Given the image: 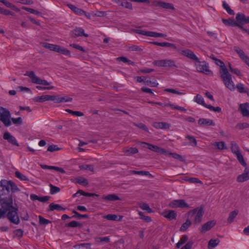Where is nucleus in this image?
<instances>
[{
    "instance_id": "nucleus-1",
    "label": "nucleus",
    "mask_w": 249,
    "mask_h": 249,
    "mask_svg": "<svg viewBox=\"0 0 249 249\" xmlns=\"http://www.w3.org/2000/svg\"><path fill=\"white\" fill-rule=\"evenodd\" d=\"M18 209L13 206V198L10 196L8 200L3 202L0 209V219L6 215L10 222L18 224L19 222L18 214Z\"/></svg>"
},
{
    "instance_id": "nucleus-2",
    "label": "nucleus",
    "mask_w": 249,
    "mask_h": 249,
    "mask_svg": "<svg viewBox=\"0 0 249 249\" xmlns=\"http://www.w3.org/2000/svg\"><path fill=\"white\" fill-rule=\"evenodd\" d=\"M210 58L214 61L216 65L220 67L219 74L224 85L231 91L234 90L235 89V86L232 80V76L229 72L224 63L215 58L213 55L210 56Z\"/></svg>"
},
{
    "instance_id": "nucleus-3",
    "label": "nucleus",
    "mask_w": 249,
    "mask_h": 249,
    "mask_svg": "<svg viewBox=\"0 0 249 249\" xmlns=\"http://www.w3.org/2000/svg\"><path fill=\"white\" fill-rule=\"evenodd\" d=\"M203 213L202 209H195L187 213L188 218L189 219L194 218V223L199 224L201 221Z\"/></svg>"
},
{
    "instance_id": "nucleus-4",
    "label": "nucleus",
    "mask_w": 249,
    "mask_h": 249,
    "mask_svg": "<svg viewBox=\"0 0 249 249\" xmlns=\"http://www.w3.org/2000/svg\"><path fill=\"white\" fill-rule=\"evenodd\" d=\"M196 62L195 66L197 71L206 75L213 74L212 71L209 69L208 65L205 62H200L199 59L198 61Z\"/></svg>"
},
{
    "instance_id": "nucleus-5",
    "label": "nucleus",
    "mask_w": 249,
    "mask_h": 249,
    "mask_svg": "<svg viewBox=\"0 0 249 249\" xmlns=\"http://www.w3.org/2000/svg\"><path fill=\"white\" fill-rule=\"evenodd\" d=\"M154 65L159 67H174L177 68L174 60L172 59H161L154 60L153 62Z\"/></svg>"
},
{
    "instance_id": "nucleus-6",
    "label": "nucleus",
    "mask_w": 249,
    "mask_h": 249,
    "mask_svg": "<svg viewBox=\"0 0 249 249\" xmlns=\"http://www.w3.org/2000/svg\"><path fill=\"white\" fill-rule=\"evenodd\" d=\"M10 117V113L9 111L4 108L0 107V120L5 126H8L11 124Z\"/></svg>"
},
{
    "instance_id": "nucleus-7",
    "label": "nucleus",
    "mask_w": 249,
    "mask_h": 249,
    "mask_svg": "<svg viewBox=\"0 0 249 249\" xmlns=\"http://www.w3.org/2000/svg\"><path fill=\"white\" fill-rule=\"evenodd\" d=\"M24 75L29 76L33 83L43 86H47V81L45 80H42L37 76L33 71H27L24 74Z\"/></svg>"
},
{
    "instance_id": "nucleus-8",
    "label": "nucleus",
    "mask_w": 249,
    "mask_h": 249,
    "mask_svg": "<svg viewBox=\"0 0 249 249\" xmlns=\"http://www.w3.org/2000/svg\"><path fill=\"white\" fill-rule=\"evenodd\" d=\"M48 49L69 56H71L70 51L59 45L48 43Z\"/></svg>"
},
{
    "instance_id": "nucleus-9",
    "label": "nucleus",
    "mask_w": 249,
    "mask_h": 249,
    "mask_svg": "<svg viewBox=\"0 0 249 249\" xmlns=\"http://www.w3.org/2000/svg\"><path fill=\"white\" fill-rule=\"evenodd\" d=\"M138 143L139 144H145L147 145V148L152 151L162 153L163 154H166L167 153V152L164 149L160 147L157 145H153L149 143H147L142 142H139Z\"/></svg>"
},
{
    "instance_id": "nucleus-10",
    "label": "nucleus",
    "mask_w": 249,
    "mask_h": 249,
    "mask_svg": "<svg viewBox=\"0 0 249 249\" xmlns=\"http://www.w3.org/2000/svg\"><path fill=\"white\" fill-rule=\"evenodd\" d=\"M169 206L172 208L189 207L188 204L183 199L174 200L170 202Z\"/></svg>"
},
{
    "instance_id": "nucleus-11",
    "label": "nucleus",
    "mask_w": 249,
    "mask_h": 249,
    "mask_svg": "<svg viewBox=\"0 0 249 249\" xmlns=\"http://www.w3.org/2000/svg\"><path fill=\"white\" fill-rule=\"evenodd\" d=\"M234 50L237 53L240 58L249 67V57L238 47H234Z\"/></svg>"
},
{
    "instance_id": "nucleus-12",
    "label": "nucleus",
    "mask_w": 249,
    "mask_h": 249,
    "mask_svg": "<svg viewBox=\"0 0 249 249\" xmlns=\"http://www.w3.org/2000/svg\"><path fill=\"white\" fill-rule=\"evenodd\" d=\"M236 22L238 25L249 23V17H246L242 13H237L236 16Z\"/></svg>"
},
{
    "instance_id": "nucleus-13",
    "label": "nucleus",
    "mask_w": 249,
    "mask_h": 249,
    "mask_svg": "<svg viewBox=\"0 0 249 249\" xmlns=\"http://www.w3.org/2000/svg\"><path fill=\"white\" fill-rule=\"evenodd\" d=\"M179 53L191 59L195 60L196 61H198V58L191 50L188 49L182 50L180 51Z\"/></svg>"
},
{
    "instance_id": "nucleus-14",
    "label": "nucleus",
    "mask_w": 249,
    "mask_h": 249,
    "mask_svg": "<svg viewBox=\"0 0 249 249\" xmlns=\"http://www.w3.org/2000/svg\"><path fill=\"white\" fill-rule=\"evenodd\" d=\"M249 179V169L246 168L244 172L239 175L237 178L238 182H243Z\"/></svg>"
},
{
    "instance_id": "nucleus-15",
    "label": "nucleus",
    "mask_w": 249,
    "mask_h": 249,
    "mask_svg": "<svg viewBox=\"0 0 249 249\" xmlns=\"http://www.w3.org/2000/svg\"><path fill=\"white\" fill-rule=\"evenodd\" d=\"M239 110L243 116L249 117V103L241 104L239 106Z\"/></svg>"
},
{
    "instance_id": "nucleus-16",
    "label": "nucleus",
    "mask_w": 249,
    "mask_h": 249,
    "mask_svg": "<svg viewBox=\"0 0 249 249\" xmlns=\"http://www.w3.org/2000/svg\"><path fill=\"white\" fill-rule=\"evenodd\" d=\"M216 224V222L214 220L209 221L205 223L202 226L200 231L202 233H205L207 231L210 230Z\"/></svg>"
},
{
    "instance_id": "nucleus-17",
    "label": "nucleus",
    "mask_w": 249,
    "mask_h": 249,
    "mask_svg": "<svg viewBox=\"0 0 249 249\" xmlns=\"http://www.w3.org/2000/svg\"><path fill=\"white\" fill-rule=\"evenodd\" d=\"M156 105H160V106H161L162 107H170L172 109H178V110H181V111H186V110L183 107H179L178 106H175V105H173V104H171L170 103L163 104V103H160V102H156Z\"/></svg>"
},
{
    "instance_id": "nucleus-18",
    "label": "nucleus",
    "mask_w": 249,
    "mask_h": 249,
    "mask_svg": "<svg viewBox=\"0 0 249 249\" xmlns=\"http://www.w3.org/2000/svg\"><path fill=\"white\" fill-rule=\"evenodd\" d=\"M153 126L157 129H168L170 127V124L166 122H155Z\"/></svg>"
},
{
    "instance_id": "nucleus-19",
    "label": "nucleus",
    "mask_w": 249,
    "mask_h": 249,
    "mask_svg": "<svg viewBox=\"0 0 249 249\" xmlns=\"http://www.w3.org/2000/svg\"><path fill=\"white\" fill-rule=\"evenodd\" d=\"M198 124L199 125L202 126L210 125L214 126L215 125V123L213 120L205 118H201L199 119L198 121Z\"/></svg>"
},
{
    "instance_id": "nucleus-20",
    "label": "nucleus",
    "mask_w": 249,
    "mask_h": 249,
    "mask_svg": "<svg viewBox=\"0 0 249 249\" xmlns=\"http://www.w3.org/2000/svg\"><path fill=\"white\" fill-rule=\"evenodd\" d=\"M222 21L227 26H238L240 29H243V27L242 25H238V23L236 22V20L235 21L233 19H222Z\"/></svg>"
},
{
    "instance_id": "nucleus-21",
    "label": "nucleus",
    "mask_w": 249,
    "mask_h": 249,
    "mask_svg": "<svg viewBox=\"0 0 249 249\" xmlns=\"http://www.w3.org/2000/svg\"><path fill=\"white\" fill-rule=\"evenodd\" d=\"M3 139L7 140L8 142L11 143L13 144L18 145V143L15 138L11 134L8 132L4 133L3 135Z\"/></svg>"
},
{
    "instance_id": "nucleus-22",
    "label": "nucleus",
    "mask_w": 249,
    "mask_h": 249,
    "mask_svg": "<svg viewBox=\"0 0 249 249\" xmlns=\"http://www.w3.org/2000/svg\"><path fill=\"white\" fill-rule=\"evenodd\" d=\"M101 199L104 200L116 201L121 200L120 198L116 194H112L107 195H103Z\"/></svg>"
},
{
    "instance_id": "nucleus-23",
    "label": "nucleus",
    "mask_w": 249,
    "mask_h": 249,
    "mask_svg": "<svg viewBox=\"0 0 249 249\" xmlns=\"http://www.w3.org/2000/svg\"><path fill=\"white\" fill-rule=\"evenodd\" d=\"M164 217L169 219H175L177 216V213L174 211H164L162 213Z\"/></svg>"
},
{
    "instance_id": "nucleus-24",
    "label": "nucleus",
    "mask_w": 249,
    "mask_h": 249,
    "mask_svg": "<svg viewBox=\"0 0 249 249\" xmlns=\"http://www.w3.org/2000/svg\"><path fill=\"white\" fill-rule=\"evenodd\" d=\"M72 33L76 36H84L85 37H88V35L84 33V30L82 28H76L72 31Z\"/></svg>"
},
{
    "instance_id": "nucleus-25",
    "label": "nucleus",
    "mask_w": 249,
    "mask_h": 249,
    "mask_svg": "<svg viewBox=\"0 0 249 249\" xmlns=\"http://www.w3.org/2000/svg\"><path fill=\"white\" fill-rule=\"evenodd\" d=\"M0 2H2L4 4L6 7L8 8H11L12 10L17 12H19L20 9L18 8L16 6L10 3V2L6 1L5 0H0Z\"/></svg>"
},
{
    "instance_id": "nucleus-26",
    "label": "nucleus",
    "mask_w": 249,
    "mask_h": 249,
    "mask_svg": "<svg viewBox=\"0 0 249 249\" xmlns=\"http://www.w3.org/2000/svg\"><path fill=\"white\" fill-rule=\"evenodd\" d=\"M212 145L214 146L217 149L224 150L227 149V147L224 142H213Z\"/></svg>"
},
{
    "instance_id": "nucleus-27",
    "label": "nucleus",
    "mask_w": 249,
    "mask_h": 249,
    "mask_svg": "<svg viewBox=\"0 0 249 249\" xmlns=\"http://www.w3.org/2000/svg\"><path fill=\"white\" fill-rule=\"evenodd\" d=\"M67 6L76 14L78 15H83V13H84V11L82 9H80L74 6V5L71 4H68Z\"/></svg>"
},
{
    "instance_id": "nucleus-28",
    "label": "nucleus",
    "mask_w": 249,
    "mask_h": 249,
    "mask_svg": "<svg viewBox=\"0 0 249 249\" xmlns=\"http://www.w3.org/2000/svg\"><path fill=\"white\" fill-rule=\"evenodd\" d=\"M12 181L1 180L0 181V186L2 187L3 189H5L8 192L10 191V185L11 184Z\"/></svg>"
},
{
    "instance_id": "nucleus-29",
    "label": "nucleus",
    "mask_w": 249,
    "mask_h": 249,
    "mask_svg": "<svg viewBox=\"0 0 249 249\" xmlns=\"http://www.w3.org/2000/svg\"><path fill=\"white\" fill-rule=\"evenodd\" d=\"M146 36L154 37H166V35L162 33H159L152 31H147Z\"/></svg>"
},
{
    "instance_id": "nucleus-30",
    "label": "nucleus",
    "mask_w": 249,
    "mask_h": 249,
    "mask_svg": "<svg viewBox=\"0 0 249 249\" xmlns=\"http://www.w3.org/2000/svg\"><path fill=\"white\" fill-rule=\"evenodd\" d=\"M138 149L136 148L130 147V148H124L123 149V152L127 155H130L131 154H134L138 153Z\"/></svg>"
},
{
    "instance_id": "nucleus-31",
    "label": "nucleus",
    "mask_w": 249,
    "mask_h": 249,
    "mask_svg": "<svg viewBox=\"0 0 249 249\" xmlns=\"http://www.w3.org/2000/svg\"><path fill=\"white\" fill-rule=\"evenodd\" d=\"M49 210L50 211H53L54 210H56L57 211H64L65 210V208H63L59 204L52 203L49 205Z\"/></svg>"
},
{
    "instance_id": "nucleus-32",
    "label": "nucleus",
    "mask_w": 249,
    "mask_h": 249,
    "mask_svg": "<svg viewBox=\"0 0 249 249\" xmlns=\"http://www.w3.org/2000/svg\"><path fill=\"white\" fill-rule=\"evenodd\" d=\"M188 239V237L187 235H183L180 238L179 241L176 244V247L177 249L180 248L181 246L185 243Z\"/></svg>"
},
{
    "instance_id": "nucleus-33",
    "label": "nucleus",
    "mask_w": 249,
    "mask_h": 249,
    "mask_svg": "<svg viewBox=\"0 0 249 249\" xmlns=\"http://www.w3.org/2000/svg\"><path fill=\"white\" fill-rule=\"evenodd\" d=\"M220 240L218 239H211L209 243L208 247L209 249H212L215 248L219 243Z\"/></svg>"
},
{
    "instance_id": "nucleus-34",
    "label": "nucleus",
    "mask_w": 249,
    "mask_h": 249,
    "mask_svg": "<svg viewBox=\"0 0 249 249\" xmlns=\"http://www.w3.org/2000/svg\"><path fill=\"white\" fill-rule=\"evenodd\" d=\"M238 213V211L237 210L233 211L230 213L227 219V221L229 224L231 223L233 221L234 218L237 216Z\"/></svg>"
},
{
    "instance_id": "nucleus-35",
    "label": "nucleus",
    "mask_w": 249,
    "mask_h": 249,
    "mask_svg": "<svg viewBox=\"0 0 249 249\" xmlns=\"http://www.w3.org/2000/svg\"><path fill=\"white\" fill-rule=\"evenodd\" d=\"M231 148L232 152L235 155L236 154L240 152L239 150V147L238 146L236 142H231Z\"/></svg>"
},
{
    "instance_id": "nucleus-36",
    "label": "nucleus",
    "mask_w": 249,
    "mask_h": 249,
    "mask_svg": "<svg viewBox=\"0 0 249 249\" xmlns=\"http://www.w3.org/2000/svg\"><path fill=\"white\" fill-rule=\"evenodd\" d=\"M192 223L189 218H187L186 222L184 223L180 228V231H185L187 229L191 226Z\"/></svg>"
},
{
    "instance_id": "nucleus-37",
    "label": "nucleus",
    "mask_w": 249,
    "mask_h": 249,
    "mask_svg": "<svg viewBox=\"0 0 249 249\" xmlns=\"http://www.w3.org/2000/svg\"><path fill=\"white\" fill-rule=\"evenodd\" d=\"M61 149L62 148L58 147V145L56 144H52L48 145V151L51 152H54Z\"/></svg>"
},
{
    "instance_id": "nucleus-38",
    "label": "nucleus",
    "mask_w": 249,
    "mask_h": 249,
    "mask_svg": "<svg viewBox=\"0 0 249 249\" xmlns=\"http://www.w3.org/2000/svg\"><path fill=\"white\" fill-rule=\"evenodd\" d=\"M167 154L171 155L173 157V158H174V159L178 160H180L181 161H185V159L183 157H182V156H181L177 153H170V152H167V153L166 155H167Z\"/></svg>"
},
{
    "instance_id": "nucleus-39",
    "label": "nucleus",
    "mask_w": 249,
    "mask_h": 249,
    "mask_svg": "<svg viewBox=\"0 0 249 249\" xmlns=\"http://www.w3.org/2000/svg\"><path fill=\"white\" fill-rule=\"evenodd\" d=\"M74 248L78 249H90V244L89 243L80 244L75 245Z\"/></svg>"
},
{
    "instance_id": "nucleus-40",
    "label": "nucleus",
    "mask_w": 249,
    "mask_h": 249,
    "mask_svg": "<svg viewBox=\"0 0 249 249\" xmlns=\"http://www.w3.org/2000/svg\"><path fill=\"white\" fill-rule=\"evenodd\" d=\"M186 138L190 141L189 144L194 146H196L197 145V141L194 136L187 135L185 136Z\"/></svg>"
},
{
    "instance_id": "nucleus-41",
    "label": "nucleus",
    "mask_w": 249,
    "mask_h": 249,
    "mask_svg": "<svg viewBox=\"0 0 249 249\" xmlns=\"http://www.w3.org/2000/svg\"><path fill=\"white\" fill-rule=\"evenodd\" d=\"M195 101L199 104L202 105L204 107H206V104L204 102L203 98L200 95H197L195 97Z\"/></svg>"
},
{
    "instance_id": "nucleus-42",
    "label": "nucleus",
    "mask_w": 249,
    "mask_h": 249,
    "mask_svg": "<svg viewBox=\"0 0 249 249\" xmlns=\"http://www.w3.org/2000/svg\"><path fill=\"white\" fill-rule=\"evenodd\" d=\"M235 127L237 129L242 130L249 127V124L248 123H238L236 125Z\"/></svg>"
},
{
    "instance_id": "nucleus-43",
    "label": "nucleus",
    "mask_w": 249,
    "mask_h": 249,
    "mask_svg": "<svg viewBox=\"0 0 249 249\" xmlns=\"http://www.w3.org/2000/svg\"><path fill=\"white\" fill-rule=\"evenodd\" d=\"M76 181L80 184H82L84 186H86L88 184V182L83 177H78L76 178Z\"/></svg>"
},
{
    "instance_id": "nucleus-44",
    "label": "nucleus",
    "mask_w": 249,
    "mask_h": 249,
    "mask_svg": "<svg viewBox=\"0 0 249 249\" xmlns=\"http://www.w3.org/2000/svg\"><path fill=\"white\" fill-rule=\"evenodd\" d=\"M139 207L142 210L146 211L148 213L152 212V209L149 207L147 203H143L139 204Z\"/></svg>"
},
{
    "instance_id": "nucleus-45",
    "label": "nucleus",
    "mask_w": 249,
    "mask_h": 249,
    "mask_svg": "<svg viewBox=\"0 0 249 249\" xmlns=\"http://www.w3.org/2000/svg\"><path fill=\"white\" fill-rule=\"evenodd\" d=\"M121 6L129 10H132L133 9L132 3L125 0L121 1Z\"/></svg>"
},
{
    "instance_id": "nucleus-46",
    "label": "nucleus",
    "mask_w": 249,
    "mask_h": 249,
    "mask_svg": "<svg viewBox=\"0 0 249 249\" xmlns=\"http://www.w3.org/2000/svg\"><path fill=\"white\" fill-rule=\"evenodd\" d=\"M235 155L240 163L244 166H246L247 164L245 161L243 157L241 154V152L238 153Z\"/></svg>"
},
{
    "instance_id": "nucleus-47",
    "label": "nucleus",
    "mask_w": 249,
    "mask_h": 249,
    "mask_svg": "<svg viewBox=\"0 0 249 249\" xmlns=\"http://www.w3.org/2000/svg\"><path fill=\"white\" fill-rule=\"evenodd\" d=\"M162 8L165 9L175 10L174 6L171 3H167L163 1Z\"/></svg>"
},
{
    "instance_id": "nucleus-48",
    "label": "nucleus",
    "mask_w": 249,
    "mask_h": 249,
    "mask_svg": "<svg viewBox=\"0 0 249 249\" xmlns=\"http://www.w3.org/2000/svg\"><path fill=\"white\" fill-rule=\"evenodd\" d=\"M49 186L50 187V193L51 194H54L60 191V188L59 187L53 186L52 184H50Z\"/></svg>"
},
{
    "instance_id": "nucleus-49",
    "label": "nucleus",
    "mask_w": 249,
    "mask_h": 249,
    "mask_svg": "<svg viewBox=\"0 0 249 249\" xmlns=\"http://www.w3.org/2000/svg\"><path fill=\"white\" fill-rule=\"evenodd\" d=\"M223 7L226 9L227 12L230 15H234V13L232 10H231L229 5L225 1L223 2Z\"/></svg>"
},
{
    "instance_id": "nucleus-50",
    "label": "nucleus",
    "mask_w": 249,
    "mask_h": 249,
    "mask_svg": "<svg viewBox=\"0 0 249 249\" xmlns=\"http://www.w3.org/2000/svg\"><path fill=\"white\" fill-rule=\"evenodd\" d=\"M23 231L21 229H17L14 231V237L17 238H21L23 236Z\"/></svg>"
},
{
    "instance_id": "nucleus-51",
    "label": "nucleus",
    "mask_w": 249,
    "mask_h": 249,
    "mask_svg": "<svg viewBox=\"0 0 249 249\" xmlns=\"http://www.w3.org/2000/svg\"><path fill=\"white\" fill-rule=\"evenodd\" d=\"M165 91L169 92L172 93L173 94H176L178 95H184L185 94V93L182 92H180L177 90L176 89H164Z\"/></svg>"
},
{
    "instance_id": "nucleus-52",
    "label": "nucleus",
    "mask_w": 249,
    "mask_h": 249,
    "mask_svg": "<svg viewBox=\"0 0 249 249\" xmlns=\"http://www.w3.org/2000/svg\"><path fill=\"white\" fill-rule=\"evenodd\" d=\"M48 169L49 170H54L56 171L59 172L61 173H65V170L60 167H56V166H49L48 165Z\"/></svg>"
},
{
    "instance_id": "nucleus-53",
    "label": "nucleus",
    "mask_w": 249,
    "mask_h": 249,
    "mask_svg": "<svg viewBox=\"0 0 249 249\" xmlns=\"http://www.w3.org/2000/svg\"><path fill=\"white\" fill-rule=\"evenodd\" d=\"M236 88L238 91L240 93H246L247 92V90L245 89L243 84L238 83L236 86Z\"/></svg>"
},
{
    "instance_id": "nucleus-54",
    "label": "nucleus",
    "mask_w": 249,
    "mask_h": 249,
    "mask_svg": "<svg viewBox=\"0 0 249 249\" xmlns=\"http://www.w3.org/2000/svg\"><path fill=\"white\" fill-rule=\"evenodd\" d=\"M80 168L82 170H89L92 172H94V167L91 165H82L80 166Z\"/></svg>"
},
{
    "instance_id": "nucleus-55",
    "label": "nucleus",
    "mask_w": 249,
    "mask_h": 249,
    "mask_svg": "<svg viewBox=\"0 0 249 249\" xmlns=\"http://www.w3.org/2000/svg\"><path fill=\"white\" fill-rule=\"evenodd\" d=\"M15 176L17 178H19L21 180L25 181L28 180V178L25 176L18 171H16L15 172Z\"/></svg>"
},
{
    "instance_id": "nucleus-56",
    "label": "nucleus",
    "mask_w": 249,
    "mask_h": 249,
    "mask_svg": "<svg viewBox=\"0 0 249 249\" xmlns=\"http://www.w3.org/2000/svg\"><path fill=\"white\" fill-rule=\"evenodd\" d=\"M139 214L140 216V218L146 222H149L152 220L150 217L144 215L143 213L141 212H139Z\"/></svg>"
},
{
    "instance_id": "nucleus-57",
    "label": "nucleus",
    "mask_w": 249,
    "mask_h": 249,
    "mask_svg": "<svg viewBox=\"0 0 249 249\" xmlns=\"http://www.w3.org/2000/svg\"><path fill=\"white\" fill-rule=\"evenodd\" d=\"M66 227H70L72 228L77 227L79 226H81V224L77 221H72L71 222L66 224Z\"/></svg>"
},
{
    "instance_id": "nucleus-58",
    "label": "nucleus",
    "mask_w": 249,
    "mask_h": 249,
    "mask_svg": "<svg viewBox=\"0 0 249 249\" xmlns=\"http://www.w3.org/2000/svg\"><path fill=\"white\" fill-rule=\"evenodd\" d=\"M59 95H48V101H53L55 103H59Z\"/></svg>"
},
{
    "instance_id": "nucleus-59",
    "label": "nucleus",
    "mask_w": 249,
    "mask_h": 249,
    "mask_svg": "<svg viewBox=\"0 0 249 249\" xmlns=\"http://www.w3.org/2000/svg\"><path fill=\"white\" fill-rule=\"evenodd\" d=\"M59 103L62 102H69L72 101V98L68 96L60 97L59 96Z\"/></svg>"
},
{
    "instance_id": "nucleus-60",
    "label": "nucleus",
    "mask_w": 249,
    "mask_h": 249,
    "mask_svg": "<svg viewBox=\"0 0 249 249\" xmlns=\"http://www.w3.org/2000/svg\"><path fill=\"white\" fill-rule=\"evenodd\" d=\"M161 47H170L172 48L175 50H177V48L176 46L173 43H169V42H161Z\"/></svg>"
},
{
    "instance_id": "nucleus-61",
    "label": "nucleus",
    "mask_w": 249,
    "mask_h": 249,
    "mask_svg": "<svg viewBox=\"0 0 249 249\" xmlns=\"http://www.w3.org/2000/svg\"><path fill=\"white\" fill-rule=\"evenodd\" d=\"M107 15L106 13L104 11H97L92 13V17H103Z\"/></svg>"
},
{
    "instance_id": "nucleus-62",
    "label": "nucleus",
    "mask_w": 249,
    "mask_h": 249,
    "mask_svg": "<svg viewBox=\"0 0 249 249\" xmlns=\"http://www.w3.org/2000/svg\"><path fill=\"white\" fill-rule=\"evenodd\" d=\"M10 191L13 193L20 191V189L17 187L16 184L12 181L10 185Z\"/></svg>"
},
{
    "instance_id": "nucleus-63",
    "label": "nucleus",
    "mask_w": 249,
    "mask_h": 249,
    "mask_svg": "<svg viewBox=\"0 0 249 249\" xmlns=\"http://www.w3.org/2000/svg\"><path fill=\"white\" fill-rule=\"evenodd\" d=\"M206 107L210 109L211 110L213 111L214 112H219L221 111V108L217 107H214L211 105H206Z\"/></svg>"
},
{
    "instance_id": "nucleus-64",
    "label": "nucleus",
    "mask_w": 249,
    "mask_h": 249,
    "mask_svg": "<svg viewBox=\"0 0 249 249\" xmlns=\"http://www.w3.org/2000/svg\"><path fill=\"white\" fill-rule=\"evenodd\" d=\"M34 100L37 102H42L47 100V96L43 95L41 96L36 97L34 98Z\"/></svg>"
}]
</instances>
